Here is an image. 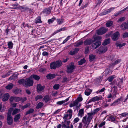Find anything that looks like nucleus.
Instances as JSON below:
<instances>
[{"instance_id":"nucleus-1","label":"nucleus","mask_w":128,"mask_h":128,"mask_svg":"<svg viewBox=\"0 0 128 128\" xmlns=\"http://www.w3.org/2000/svg\"><path fill=\"white\" fill-rule=\"evenodd\" d=\"M11 111L9 110L6 116V120L7 124L8 125L12 124L13 122V120L11 115Z\"/></svg>"},{"instance_id":"nucleus-2","label":"nucleus","mask_w":128,"mask_h":128,"mask_svg":"<svg viewBox=\"0 0 128 128\" xmlns=\"http://www.w3.org/2000/svg\"><path fill=\"white\" fill-rule=\"evenodd\" d=\"M75 68L74 64L73 62L70 63L67 67L66 72L68 74L73 72Z\"/></svg>"},{"instance_id":"nucleus-3","label":"nucleus","mask_w":128,"mask_h":128,"mask_svg":"<svg viewBox=\"0 0 128 128\" xmlns=\"http://www.w3.org/2000/svg\"><path fill=\"white\" fill-rule=\"evenodd\" d=\"M108 31V28H106L102 27L96 30V33L99 35H102Z\"/></svg>"},{"instance_id":"nucleus-4","label":"nucleus","mask_w":128,"mask_h":128,"mask_svg":"<svg viewBox=\"0 0 128 128\" xmlns=\"http://www.w3.org/2000/svg\"><path fill=\"white\" fill-rule=\"evenodd\" d=\"M34 82L30 77L25 80V85L26 86H33Z\"/></svg>"},{"instance_id":"nucleus-5","label":"nucleus","mask_w":128,"mask_h":128,"mask_svg":"<svg viewBox=\"0 0 128 128\" xmlns=\"http://www.w3.org/2000/svg\"><path fill=\"white\" fill-rule=\"evenodd\" d=\"M101 44V42L100 41H97L92 44L90 46L91 48L94 50L98 48Z\"/></svg>"},{"instance_id":"nucleus-6","label":"nucleus","mask_w":128,"mask_h":128,"mask_svg":"<svg viewBox=\"0 0 128 128\" xmlns=\"http://www.w3.org/2000/svg\"><path fill=\"white\" fill-rule=\"evenodd\" d=\"M107 49L108 48L106 47L100 46L97 50L96 52L100 54L104 53L107 50Z\"/></svg>"},{"instance_id":"nucleus-7","label":"nucleus","mask_w":128,"mask_h":128,"mask_svg":"<svg viewBox=\"0 0 128 128\" xmlns=\"http://www.w3.org/2000/svg\"><path fill=\"white\" fill-rule=\"evenodd\" d=\"M123 97L121 96L120 98H118L115 100L113 103L110 105L111 106H114L118 105L120 104V101L123 100Z\"/></svg>"},{"instance_id":"nucleus-8","label":"nucleus","mask_w":128,"mask_h":128,"mask_svg":"<svg viewBox=\"0 0 128 128\" xmlns=\"http://www.w3.org/2000/svg\"><path fill=\"white\" fill-rule=\"evenodd\" d=\"M119 36V32H116L111 36L112 39L114 41H116L118 38Z\"/></svg>"},{"instance_id":"nucleus-9","label":"nucleus","mask_w":128,"mask_h":128,"mask_svg":"<svg viewBox=\"0 0 128 128\" xmlns=\"http://www.w3.org/2000/svg\"><path fill=\"white\" fill-rule=\"evenodd\" d=\"M103 99V98H102L101 96L99 97L98 96H96L95 97L93 98L92 99H91L88 101V104H89V103L92 102H94L96 101H98L100 100H102Z\"/></svg>"},{"instance_id":"nucleus-10","label":"nucleus","mask_w":128,"mask_h":128,"mask_svg":"<svg viewBox=\"0 0 128 128\" xmlns=\"http://www.w3.org/2000/svg\"><path fill=\"white\" fill-rule=\"evenodd\" d=\"M45 88L44 86H42L40 84H37L36 88L38 92H39L40 91H43Z\"/></svg>"},{"instance_id":"nucleus-11","label":"nucleus","mask_w":128,"mask_h":128,"mask_svg":"<svg viewBox=\"0 0 128 128\" xmlns=\"http://www.w3.org/2000/svg\"><path fill=\"white\" fill-rule=\"evenodd\" d=\"M120 28L122 30H125L128 28V24L127 22L123 23L121 24Z\"/></svg>"},{"instance_id":"nucleus-12","label":"nucleus","mask_w":128,"mask_h":128,"mask_svg":"<svg viewBox=\"0 0 128 128\" xmlns=\"http://www.w3.org/2000/svg\"><path fill=\"white\" fill-rule=\"evenodd\" d=\"M52 8V6H50L48 8L44 9L43 11V12L46 14H49L51 13Z\"/></svg>"},{"instance_id":"nucleus-13","label":"nucleus","mask_w":128,"mask_h":128,"mask_svg":"<svg viewBox=\"0 0 128 128\" xmlns=\"http://www.w3.org/2000/svg\"><path fill=\"white\" fill-rule=\"evenodd\" d=\"M94 42V40L91 39L86 40L84 42V44L86 45H89Z\"/></svg>"},{"instance_id":"nucleus-14","label":"nucleus","mask_w":128,"mask_h":128,"mask_svg":"<svg viewBox=\"0 0 128 128\" xmlns=\"http://www.w3.org/2000/svg\"><path fill=\"white\" fill-rule=\"evenodd\" d=\"M30 78L32 80L34 79L38 81L40 79V77L37 75L33 74L30 76Z\"/></svg>"},{"instance_id":"nucleus-15","label":"nucleus","mask_w":128,"mask_h":128,"mask_svg":"<svg viewBox=\"0 0 128 128\" xmlns=\"http://www.w3.org/2000/svg\"><path fill=\"white\" fill-rule=\"evenodd\" d=\"M20 114H18L15 116L14 118V121L15 122H19L20 118Z\"/></svg>"},{"instance_id":"nucleus-16","label":"nucleus","mask_w":128,"mask_h":128,"mask_svg":"<svg viewBox=\"0 0 128 128\" xmlns=\"http://www.w3.org/2000/svg\"><path fill=\"white\" fill-rule=\"evenodd\" d=\"M115 8H114L112 7L111 8L104 11L102 13V15H105L110 13L111 11L113 10Z\"/></svg>"},{"instance_id":"nucleus-17","label":"nucleus","mask_w":128,"mask_h":128,"mask_svg":"<svg viewBox=\"0 0 128 128\" xmlns=\"http://www.w3.org/2000/svg\"><path fill=\"white\" fill-rule=\"evenodd\" d=\"M9 97V94L6 93L4 94V96L2 97V100L3 101H6L8 100Z\"/></svg>"},{"instance_id":"nucleus-18","label":"nucleus","mask_w":128,"mask_h":128,"mask_svg":"<svg viewBox=\"0 0 128 128\" xmlns=\"http://www.w3.org/2000/svg\"><path fill=\"white\" fill-rule=\"evenodd\" d=\"M18 9L22 11H27L28 12V8L27 6H22L18 7Z\"/></svg>"},{"instance_id":"nucleus-19","label":"nucleus","mask_w":128,"mask_h":128,"mask_svg":"<svg viewBox=\"0 0 128 128\" xmlns=\"http://www.w3.org/2000/svg\"><path fill=\"white\" fill-rule=\"evenodd\" d=\"M113 88H114V90L113 92V95L114 96L116 97V94H118V87L114 86H113Z\"/></svg>"},{"instance_id":"nucleus-20","label":"nucleus","mask_w":128,"mask_h":128,"mask_svg":"<svg viewBox=\"0 0 128 128\" xmlns=\"http://www.w3.org/2000/svg\"><path fill=\"white\" fill-rule=\"evenodd\" d=\"M56 76L55 74H49L47 75L46 77L48 79L50 80L55 78Z\"/></svg>"},{"instance_id":"nucleus-21","label":"nucleus","mask_w":128,"mask_h":128,"mask_svg":"<svg viewBox=\"0 0 128 128\" xmlns=\"http://www.w3.org/2000/svg\"><path fill=\"white\" fill-rule=\"evenodd\" d=\"M70 97V96L64 100L59 101L57 102H56L57 104L59 105H61L62 104L68 101L69 100Z\"/></svg>"},{"instance_id":"nucleus-22","label":"nucleus","mask_w":128,"mask_h":128,"mask_svg":"<svg viewBox=\"0 0 128 128\" xmlns=\"http://www.w3.org/2000/svg\"><path fill=\"white\" fill-rule=\"evenodd\" d=\"M50 67L51 69H53L55 70L56 69V68H57L54 62H52L51 63L50 66Z\"/></svg>"},{"instance_id":"nucleus-23","label":"nucleus","mask_w":128,"mask_h":128,"mask_svg":"<svg viewBox=\"0 0 128 128\" xmlns=\"http://www.w3.org/2000/svg\"><path fill=\"white\" fill-rule=\"evenodd\" d=\"M96 59V56L94 54L89 55V61L90 62Z\"/></svg>"},{"instance_id":"nucleus-24","label":"nucleus","mask_w":128,"mask_h":128,"mask_svg":"<svg viewBox=\"0 0 128 128\" xmlns=\"http://www.w3.org/2000/svg\"><path fill=\"white\" fill-rule=\"evenodd\" d=\"M101 108L100 107L99 108H97L96 109L94 110L93 111H92L91 112L92 113V115H93L94 116L95 114H96L101 109Z\"/></svg>"},{"instance_id":"nucleus-25","label":"nucleus","mask_w":128,"mask_h":128,"mask_svg":"<svg viewBox=\"0 0 128 128\" xmlns=\"http://www.w3.org/2000/svg\"><path fill=\"white\" fill-rule=\"evenodd\" d=\"M57 68H58L62 65V62L61 60H59L56 62H54Z\"/></svg>"},{"instance_id":"nucleus-26","label":"nucleus","mask_w":128,"mask_h":128,"mask_svg":"<svg viewBox=\"0 0 128 128\" xmlns=\"http://www.w3.org/2000/svg\"><path fill=\"white\" fill-rule=\"evenodd\" d=\"M50 100V98L48 95L45 96L43 99V101H44L46 102L47 103Z\"/></svg>"},{"instance_id":"nucleus-27","label":"nucleus","mask_w":128,"mask_h":128,"mask_svg":"<svg viewBox=\"0 0 128 128\" xmlns=\"http://www.w3.org/2000/svg\"><path fill=\"white\" fill-rule=\"evenodd\" d=\"M20 112V109L16 108L13 110L12 114V115H14Z\"/></svg>"},{"instance_id":"nucleus-28","label":"nucleus","mask_w":128,"mask_h":128,"mask_svg":"<svg viewBox=\"0 0 128 128\" xmlns=\"http://www.w3.org/2000/svg\"><path fill=\"white\" fill-rule=\"evenodd\" d=\"M69 114L66 112V114H64V116L63 117V118L64 120H69L71 118H70V116L69 115Z\"/></svg>"},{"instance_id":"nucleus-29","label":"nucleus","mask_w":128,"mask_h":128,"mask_svg":"<svg viewBox=\"0 0 128 128\" xmlns=\"http://www.w3.org/2000/svg\"><path fill=\"white\" fill-rule=\"evenodd\" d=\"M92 90L89 89H87L84 92L85 94L86 95L88 96L92 92Z\"/></svg>"},{"instance_id":"nucleus-30","label":"nucleus","mask_w":128,"mask_h":128,"mask_svg":"<svg viewBox=\"0 0 128 128\" xmlns=\"http://www.w3.org/2000/svg\"><path fill=\"white\" fill-rule=\"evenodd\" d=\"M110 43V39L108 38L105 40L104 42L102 43V44L104 46H106Z\"/></svg>"},{"instance_id":"nucleus-31","label":"nucleus","mask_w":128,"mask_h":128,"mask_svg":"<svg viewBox=\"0 0 128 128\" xmlns=\"http://www.w3.org/2000/svg\"><path fill=\"white\" fill-rule=\"evenodd\" d=\"M14 84L12 83H10L8 84L6 86L5 88H6L8 90H11L13 87Z\"/></svg>"},{"instance_id":"nucleus-32","label":"nucleus","mask_w":128,"mask_h":128,"mask_svg":"<svg viewBox=\"0 0 128 128\" xmlns=\"http://www.w3.org/2000/svg\"><path fill=\"white\" fill-rule=\"evenodd\" d=\"M44 105V103L42 102H40L37 105L36 108L37 109H39L42 107Z\"/></svg>"},{"instance_id":"nucleus-33","label":"nucleus","mask_w":128,"mask_h":128,"mask_svg":"<svg viewBox=\"0 0 128 128\" xmlns=\"http://www.w3.org/2000/svg\"><path fill=\"white\" fill-rule=\"evenodd\" d=\"M87 114L88 115V116L87 120L91 121L92 118L93 117L92 116H93V115H92V113L91 112L88 113Z\"/></svg>"},{"instance_id":"nucleus-34","label":"nucleus","mask_w":128,"mask_h":128,"mask_svg":"<svg viewBox=\"0 0 128 128\" xmlns=\"http://www.w3.org/2000/svg\"><path fill=\"white\" fill-rule=\"evenodd\" d=\"M86 60L84 58L81 59L80 60L78 61V65H81L86 62Z\"/></svg>"},{"instance_id":"nucleus-35","label":"nucleus","mask_w":128,"mask_h":128,"mask_svg":"<svg viewBox=\"0 0 128 128\" xmlns=\"http://www.w3.org/2000/svg\"><path fill=\"white\" fill-rule=\"evenodd\" d=\"M113 24V22L112 21H109L106 22V27H109L112 26Z\"/></svg>"},{"instance_id":"nucleus-36","label":"nucleus","mask_w":128,"mask_h":128,"mask_svg":"<svg viewBox=\"0 0 128 128\" xmlns=\"http://www.w3.org/2000/svg\"><path fill=\"white\" fill-rule=\"evenodd\" d=\"M34 111V110L33 108H30L28 110L26 111V113L25 114L26 115L30 114L32 113Z\"/></svg>"},{"instance_id":"nucleus-37","label":"nucleus","mask_w":128,"mask_h":128,"mask_svg":"<svg viewBox=\"0 0 128 128\" xmlns=\"http://www.w3.org/2000/svg\"><path fill=\"white\" fill-rule=\"evenodd\" d=\"M8 48L10 49L12 48L13 44L12 42H8Z\"/></svg>"},{"instance_id":"nucleus-38","label":"nucleus","mask_w":128,"mask_h":128,"mask_svg":"<svg viewBox=\"0 0 128 128\" xmlns=\"http://www.w3.org/2000/svg\"><path fill=\"white\" fill-rule=\"evenodd\" d=\"M66 27L61 28L59 29V30H58L56 32H54L53 34V35H54V34H56V33H58V32H60L61 31L64 30H66Z\"/></svg>"},{"instance_id":"nucleus-39","label":"nucleus","mask_w":128,"mask_h":128,"mask_svg":"<svg viewBox=\"0 0 128 128\" xmlns=\"http://www.w3.org/2000/svg\"><path fill=\"white\" fill-rule=\"evenodd\" d=\"M17 75H16L14 74L11 76L8 79V80H12L16 79V78Z\"/></svg>"},{"instance_id":"nucleus-40","label":"nucleus","mask_w":128,"mask_h":128,"mask_svg":"<svg viewBox=\"0 0 128 128\" xmlns=\"http://www.w3.org/2000/svg\"><path fill=\"white\" fill-rule=\"evenodd\" d=\"M18 82L20 84H25V80L24 79H21L19 80L18 81Z\"/></svg>"},{"instance_id":"nucleus-41","label":"nucleus","mask_w":128,"mask_h":128,"mask_svg":"<svg viewBox=\"0 0 128 128\" xmlns=\"http://www.w3.org/2000/svg\"><path fill=\"white\" fill-rule=\"evenodd\" d=\"M121 60L120 59H117L112 63V65H115L116 64H118L120 62Z\"/></svg>"},{"instance_id":"nucleus-42","label":"nucleus","mask_w":128,"mask_h":128,"mask_svg":"<svg viewBox=\"0 0 128 128\" xmlns=\"http://www.w3.org/2000/svg\"><path fill=\"white\" fill-rule=\"evenodd\" d=\"M41 22L42 21L41 20V17L40 16H39L36 19L35 23L37 24Z\"/></svg>"},{"instance_id":"nucleus-43","label":"nucleus","mask_w":128,"mask_h":128,"mask_svg":"<svg viewBox=\"0 0 128 128\" xmlns=\"http://www.w3.org/2000/svg\"><path fill=\"white\" fill-rule=\"evenodd\" d=\"M56 21L59 24H60L64 22V20L62 19H57L56 20Z\"/></svg>"},{"instance_id":"nucleus-44","label":"nucleus","mask_w":128,"mask_h":128,"mask_svg":"<svg viewBox=\"0 0 128 128\" xmlns=\"http://www.w3.org/2000/svg\"><path fill=\"white\" fill-rule=\"evenodd\" d=\"M84 114V109H82L80 110L79 111L78 114H80V116L81 117H82Z\"/></svg>"},{"instance_id":"nucleus-45","label":"nucleus","mask_w":128,"mask_h":128,"mask_svg":"<svg viewBox=\"0 0 128 128\" xmlns=\"http://www.w3.org/2000/svg\"><path fill=\"white\" fill-rule=\"evenodd\" d=\"M30 106V104H29L28 103L24 106H22L21 107V108L23 110H24V109L28 107H29Z\"/></svg>"},{"instance_id":"nucleus-46","label":"nucleus","mask_w":128,"mask_h":128,"mask_svg":"<svg viewBox=\"0 0 128 128\" xmlns=\"http://www.w3.org/2000/svg\"><path fill=\"white\" fill-rule=\"evenodd\" d=\"M72 110L71 109H70L69 110H68L67 112H66L68 114V113L69 112L68 114H69V115L70 116V118H72Z\"/></svg>"},{"instance_id":"nucleus-47","label":"nucleus","mask_w":128,"mask_h":128,"mask_svg":"<svg viewBox=\"0 0 128 128\" xmlns=\"http://www.w3.org/2000/svg\"><path fill=\"white\" fill-rule=\"evenodd\" d=\"M56 19V18L54 17H53L52 18L49 19L48 20V22L49 24L52 23Z\"/></svg>"},{"instance_id":"nucleus-48","label":"nucleus","mask_w":128,"mask_h":128,"mask_svg":"<svg viewBox=\"0 0 128 128\" xmlns=\"http://www.w3.org/2000/svg\"><path fill=\"white\" fill-rule=\"evenodd\" d=\"M64 122L65 124H66V125L67 126V127L66 128H70L69 125L70 122V121L65 120H64Z\"/></svg>"},{"instance_id":"nucleus-49","label":"nucleus","mask_w":128,"mask_h":128,"mask_svg":"<svg viewBox=\"0 0 128 128\" xmlns=\"http://www.w3.org/2000/svg\"><path fill=\"white\" fill-rule=\"evenodd\" d=\"M59 87L60 85L59 84H55L53 86V88L54 89L57 90L59 89Z\"/></svg>"},{"instance_id":"nucleus-50","label":"nucleus","mask_w":128,"mask_h":128,"mask_svg":"<svg viewBox=\"0 0 128 128\" xmlns=\"http://www.w3.org/2000/svg\"><path fill=\"white\" fill-rule=\"evenodd\" d=\"M42 98L41 95H37L35 98V100L37 101L38 99H40Z\"/></svg>"},{"instance_id":"nucleus-51","label":"nucleus","mask_w":128,"mask_h":128,"mask_svg":"<svg viewBox=\"0 0 128 128\" xmlns=\"http://www.w3.org/2000/svg\"><path fill=\"white\" fill-rule=\"evenodd\" d=\"M116 44L117 46H119V47H121L124 46L126 45V43H125L122 44L116 43Z\"/></svg>"},{"instance_id":"nucleus-52","label":"nucleus","mask_w":128,"mask_h":128,"mask_svg":"<svg viewBox=\"0 0 128 128\" xmlns=\"http://www.w3.org/2000/svg\"><path fill=\"white\" fill-rule=\"evenodd\" d=\"M20 90L18 88L16 89L14 91V93L16 94H17L20 93Z\"/></svg>"},{"instance_id":"nucleus-53","label":"nucleus","mask_w":128,"mask_h":128,"mask_svg":"<svg viewBox=\"0 0 128 128\" xmlns=\"http://www.w3.org/2000/svg\"><path fill=\"white\" fill-rule=\"evenodd\" d=\"M115 56L114 55H112L109 56L108 57V59H109L111 60H114L115 59L114 57Z\"/></svg>"},{"instance_id":"nucleus-54","label":"nucleus","mask_w":128,"mask_h":128,"mask_svg":"<svg viewBox=\"0 0 128 128\" xmlns=\"http://www.w3.org/2000/svg\"><path fill=\"white\" fill-rule=\"evenodd\" d=\"M126 19V18L124 17H122L120 18L118 20V22H123L124 20Z\"/></svg>"},{"instance_id":"nucleus-55","label":"nucleus","mask_w":128,"mask_h":128,"mask_svg":"<svg viewBox=\"0 0 128 128\" xmlns=\"http://www.w3.org/2000/svg\"><path fill=\"white\" fill-rule=\"evenodd\" d=\"M109 118L110 119V120H109L110 121V120L112 122H114L116 120L114 116H112L109 117Z\"/></svg>"},{"instance_id":"nucleus-56","label":"nucleus","mask_w":128,"mask_h":128,"mask_svg":"<svg viewBox=\"0 0 128 128\" xmlns=\"http://www.w3.org/2000/svg\"><path fill=\"white\" fill-rule=\"evenodd\" d=\"M22 99L21 98L15 97L14 101L16 102H18L21 100Z\"/></svg>"},{"instance_id":"nucleus-57","label":"nucleus","mask_w":128,"mask_h":128,"mask_svg":"<svg viewBox=\"0 0 128 128\" xmlns=\"http://www.w3.org/2000/svg\"><path fill=\"white\" fill-rule=\"evenodd\" d=\"M83 43V42L82 41H81L80 42H78L76 44V47H78L80 45H82Z\"/></svg>"},{"instance_id":"nucleus-58","label":"nucleus","mask_w":128,"mask_h":128,"mask_svg":"<svg viewBox=\"0 0 128 128\" xmlns=\"http://www.w3.org/2000/svg\"><path fill=\"white\" fill-rule=\"evenodd\" d=\"M128 115V114L126 112H124L120 114V116L122 117H125Z\"/></svg>"},{"instance_id":"nucleus-59","label":"nucleus","mask_w":128,"mask_h":128,"mask_svg":"<svg viewBox=\"0 0 128 128\" xmlns=\"http://www.w3.org/2000/svg\"><path fill=\"white\" fill-rule=\"evenodd\" d=\"M114 78V77L113 76H111L108 78V80L109 82H111L112 81Z\"/></svg>"},{"instance_id":"nucleus-60","label":"nucleus","mask_w":128,"mask_h":128,"mask_svg":"<svg viewBox=\"0 0 128 128\" xmlns=\"http://www.w3.org/2000/svg\"><path fill=\"white\" fill-rule=\"evenodd\" d=\"M102 38V37L100 36H99L94 38V42L95 40H100Z\"/></svg>"},{"instance_id":"nucleus-61","label":"nucleus","mask_w":128,"mask_h":128,"mask_svg":"<svg viewBox=\"0 0 128 128\" xmlns=\"http://www.w3.org/2000/svg\"><path fill=\"white\" fill-rule=\"evenodd\" d=\"M18 4H16L14 5H12V8H13L16 9L17 8V6H18Z\"/></svg>"},{"instance_id":"nucleus-62","label":"nucleus","mask_w":128,"mask_h":128,"mask_svg":"<svg viewBox=\"0 0 128 128\" xmlns=\"http://www.w3.org/2000/svg\"><path fill=\"white\" fill-rule=\"evenodd\" d=\"M89 51V47L87 46L86 47L85 51V53L86 54H87L88 52Z\"/></svg>"},{"instance_id":"nucleus-63","label":"nucleus","mask_w":128,"mask_h":128,"mask_svg":"<svg viewBox=\"0 0 128 128\" xmlns=\"http://www.w3.org/2000/svg\"><path fill=\"white\" fill-rule=\"evenodd\" d=\"M86 116L83 118V119L82 120V121L84 124H85L86 122V120L87 118Z\"/></svg>"},{"instance_id":"nucleus-64","label":"nucleus","mask_w":128,"mask_h":128,"mask_svg":"<svg viewBox=\"0 0 128 128\" xmlns=\"http://www.w3.org/2000/svg\"><path fill=\"white\" fill-rule=\"evenodd\" d=\"M128 37V32H125L122 36L123 38H127Z\"/></svg>"}]
</instances>
